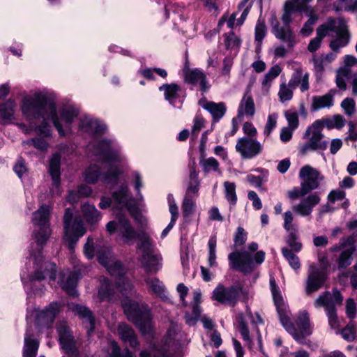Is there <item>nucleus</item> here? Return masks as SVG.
Instances as JSON below:
<instances>
[{
  "label": "nucleus",
  "instance_id": "1",
  "mask_svg": "<svg viewBox=\"0 0 357 357\" xmlns=\"http://www.w3.org/2000/svg\"><path fill=\"white\" fill-rule=\"evenodd\" d=\"M22 110L33 129L45 137L51 134L50 126L46 120H51L59 135L63 136L66 134L64 128H68L79 113L76 107L68 106L61 109L59 117L55 102L43 93L24 98Z\"/></svg>",
  "mask_w": 357,
  "mask_h": 357
},
{
  "label": "nucleus",
  "instance_id": "2",
  "mask_svg": "<svg viewBox=\"0 0 357 357\" xmlns=\"http://www.w3.org/2000/svg\"><path fill=\"white\" fill-rule=\"evenodd\" d=\"M50 214V206L43 204L40 208L33 213V223L38 227V230H35L33 237L38 249V255L31 253V256L35 258L36 262L41 265L36 268L34 273L29 276V281L31 284H34L36 281H40L46 278L50 280H54L56 278V265L49 261H43V257L40 255V250L43 244L46 242L50 235V229L49 225V219Z\"/></svg>",
  "mask_w": 357,
  "mask_h": 357
},
{
  "label": "nucleus",
  "instance_id": "3",
  "mask_svg": "<svg viewBox=\"0 0 357 357\" xmlns=\"http://www.w3.org/2000/svg\"><path fill=\"white\" fill-rule=\"evenodd\" d=\"M84 252L89 259H93L96 255L97 259L109 272L115 277L116 287L123 294L132 293L133 286L130 281L126 278V270L121 264L116 261L112 256L110 248L105 245L104 241L97 239L96 242L91 237H88L84 245Z\"/></svg>",
  "mask_w": 357,
  "mask_h": 357
},
{
  "label": "nucleus",
  "instance_id": "4",
  "mask_svg": "<svg viewBox=\"0 0 357 357\" xmlns=\"http://www.w3.org/2000/svg\"><path fill=\"white\" fill-rule=\"evenodd\" d=\"M94 153L101 157L102 161L108 163L109 167L106 173H101L100 168L91 165L85 171V181L89 183H95L100 180L107 183H116L121 172L113 163L123 161L119 149L109 140L102 139L93 144Z\"/></svg>",
  "mask_w": 357,
  "mask_h": 357
},
{
  "label": "nucleus",
  "instance_id": "5",
  "mask_svg": "<svg viewBox=\"0 0 357 357\" xmlns=\"http://www.w3.org/2000/svg\"><path fill=\"white\" fill-rule=\"evenodd\" d=\"M329 31L335 33V37L329 43L330 48L335 52H340L341 48L346 47L351 40L347 22L342 19H339L338 21L330 19L327 23L317 28L316 37L323 40L328 35Z\"/></svg>",
  "mask_w": 357,
  "mask_h": 357
},
{
  "label": "nucleus",
  "instance_id": "6",
  "mask_svg": "<svg viewBox=\"0 0 357 357\" xmlns=\"http://www.w3.org/2000/svg\"><path fill=\"white\" fill-rule=\"evenodd\" d=\"M257 249L258 244L252 242L248 245V250L231 252L228 255L230 268L243 273L252 271L255 268V264H262L265 259V252L262 250L257 252L252 258V253Z\"/></svg>",
  "mask_w": 357,
  "mask_h": 357
},
{
  "label": "nucleus",
  "instance_id": "7",
  "mask_svg": "<svg viewBox=\"0 0 357 357\" xmlns=\"http://www.w3.org/2000/svg\"><path fill=\"white\" fill-rule=\"evenodd\" d=\"M113 204L114 208L118 210L126 208L130 215L137 220L142 223L138 207L135 199L129 194V188L127 184L121 185L117 190L112 192V199L107 197H102L99 207L101 209H106Z\"/></svg>",
  "mask_w": 357,
  "mask_h": 357
},
{
  "label": "nucleus",
  "instance_id": "8",
  "mask_svg": "<svg viewBox=\"0 0 357 357\" xmlns=\"http://www.w3.org/2000/svg\"><path fill=\"white\" fill-rule=\"evenodd\" d=\"M123 307L128 319L136 325L143 334L152 329L151 315L147 305L126 298Z\"/></svg>",
  "mask_w": 357,
  "mask_h": 357
},
{
  "label": "nucleus",
  "instance_id": "9",
  "mask_svg": "<svg viewBox=\"0 0 357 357\" xmlns=\"http://www.w3.org/2000/svg\"><path fill=\"white\" fill-rule=\"evenodd\" d=\"M137 249L141 254V262L145 271L150 273H157L161 268L160 255H153L154 244L149 234L142 231L138 236Z\"/></svg>",
  "mask_w": 357,
  "mask_h": 357
},
{
  "label": "nucleus",
  "instance_id": "10",
  "mask_svg": "<svg viewBox=\"0 0 357 357\" xmlns=\"http://www.w3.org/2000/svg\"><path fill=\"white\" fill-rule=\"evenodd\" d=\"M323 129L322 120H316L307 127L303 135V139H307V142L299 148L301 154L305 155L309 151H325L328 148V142L324 139Z\"/></svg>",
  "mask_w": 357,
  "mask_h": 357
},
{
  "label": "nucleus",
  "instance_id": "11",
  "mask_svg": "<svg viewBox=\"0 0 357 357\" xmlns=\"http://www.w3.org/2000/svg\"><path fill=\"white\" fill-rule=\"evenodd\" d=\"M343 298L340 292L333 289L332 294L325 292L320 295L314 301L316 307H324L328 317V324L332 329L337 330L339 333L340 320L336 312V305H340Z\"/></svg>",
  "mask_w": 357,
  "mask_h": 357
},
{
  "label": "nucleus",
  "instance_id": "12",
  "mask_svg": "<svg viewBox=\"0 0 357 357\" xmlns=\"http://www.w3.org/2000/svg\"><path fill=\"white\" fill-rule=\"evenodd\" d=\"M63 222L64 239L68 243V248L72 250L79 238L85 234L86 229L80 217L73 218V212L69 208L66 209Z\"/></svg>",
  "mask_w": 357,
  "mask_h": 357
},
{
  "label": "nucleus",
  "instance_id": "13",
  "mask_svg": "<svg viewBox=\"0 0 357 357\" xmlns=\"http://www.w3.org/2000/svg\"><path fill=\"white\" fill-rule=\"evenodd\" d=\"M106 229L110 234L117 231L122 241L128 245L132 244L139 234L144 229L137 232L128 218L123 216L119 218L117 221H110L106 225Z\"/></svg>",
  "mask_w": 357,
  "mask_h": 357
},
{
  "label": "nucleus",
  "instance_id": "14",
  "mask_svg": "<svg viewBox=\"0 0 357 357\" xmlns=\"http://www.w3.org/2000/svg\"><path fill=\"white\" fill-rule=\"evenodd\" d=\"M59 308V303H50L45 310L36 312L34 321L27 318V327L30 324L32 326L33 332L36 334L40 333L44 328H49L54 322Z\"/></svg>",
  "mask_w": 357,
  "mask_h": 357
},
{
  "label": "nucleus",
  "instance_id": "15",
  "mask_svg": "<svg viewBox=\"0 0 357 357\" xmlns=\"http://www.w3.org/2000/svg\"><path fill=\"white\" fill-rule=\"evenodd\" d=\"M299 177L302 180L301 187L303 188V192L308 194L317 189L324 179L320 172L310 165H305L300 169Z\"/></svg>",
  "mask_w": 357,
  "mask_h": 357
},
{
  "label": "nucleus",
  "instance_id": "16",
  "mask_svg": "<svg viewBox=\"0 0 357 357\" xmlns=\"http://www.w3.org/2000/svg\"><path fill=\"white\" fill-rule=\"evenodd\" d=\"M241 291L242 288L238 285L227 287L219 284L213 291L212 298L222 304L234 306Z\"/></svg>",
  "mask_w": 357,
  "mask_h": 357
},
{
  "label": "nucleus",
  "instance_id": "17",
  "mask_svg": "<svg viewBox=\"0 0 357 357\" xmlns=\"http://www.w3.org/2000/svg\"><path fill=\"white\" fill-rule=\"evenodd\" d=\"M236 150L242 158L251 159L261 153L262 145L256 139L249 137L239 138L236 144Z\"/></svg>",
  "mask_w": 357,
  "mask_h": 357
},
{
  "label": "nucleus",
  "instance_id": "18",
  "mask_svg": "<svg viewBox=\"0 0 357 357\" xmlns=\"http://www.w3.org/2000/svg\"><path fill=\"white\" fill-rule=\"evenodd\" d=\"M270 25L273 35L283 43H287V47L292 48L296 43V36L289 26L282 27L275 13L271 15Z\"/></svg>",
  "mask_w": 357,
  "mask_h": 357
},
{
  "label": "nucleus",
  "instance_id": "19",
  "mask_svg": "<svg viewBox=\"0 0 357 357\" xmlns=\"http://www.w3.org/2000/svg\"><path fill=\"white\" fill-rule=\"evenodd\" d=\"M82 277V274L79 268H75L73 271H63L59 274L58 283L68 294L75 296H77L75 287L77 281Z\"/></svg>",
  "mask_w": 357,
  "mask_h": 357
},
{
  "label": "nucleus",
  "instance_id": "20",
  "mask_svg": "<svg viewBox=\"0 0 357 357\" xmlns=\"http://www.w3.org/2000/svg\"><path fill=\"white\" fill-rule=\"evenodd\" d=\"M270 287L280 322L283 326H287L289 322L287 307L284 302L283 297L275 280L273 277L270 278Z\"/></svg>",
  "mask_w": 357,
  "mask_h": 357
},
{
  "label": "nucleus",
  "instance_id": "21",
  "mask_svg": "<svg viewBox=\"0 0 357 357\" xmlns=\"http://www.w3.org/2000/svg\"><path fill=\"white\" fill-rule=\"evenodd\" d=\"M326 280V274L325 271L318 268L314 264H311L306 282V294L309 295L318 291L324 285Z\"/></svg>",
  "mask_w": 357,
  "mask_h": 357
},
{
  "label": "nucleus",
  "instance_id": "22",
  "mask_svg": "<svg viewBox=\"0 0 357 357\" xmlns=\"http://www.w3.org/2000/svg\"><path fill=\"white\" fill-rule=\"evenodd\" d=\"M57 331L60 343L66 353L72 356L78 355L77 342L66 324L65 323L59 324Z\"/></svg>",
  "mask_w": 357,
  "mask_h": 357
},
{
  "label": "nucleus",
  "instance_id": "23",
  "mask_svg": "<svg viewBox=\"0 0 357 357\" xmlns=\"http://www.w3.org/2000/svg\"><path fill=\"white\" fill-rule=\"evenodd\" d=\"M321 202V197L317 192L308 195L299 203L292 206V211L297 215L302 217L310 216L314 207Z\"/></svg>",
  "mask_w": 357,
  "mask_h": 357
},
{
  "label": "nucleus",
  "instance_id": "24",
  "mask_svg": "<svg viewBox=\"0 0 357 357\" xmlns=\"http://www.w3.org/2000/svg\"><path fill=\"white\" fill-rule=\"evenodd\" d=\"M184 81L192 85L199 84L203 93L206 92L210 84L206 75L199 69H190L187 65L183 68Z\"/></svg>",
  "mask_w": 357,
  "mask_h": 357
},
{
  "label": "nucleus",
  "instance_id": "25",
  "mask_svg": "<svg viewBox=\"0 0 357 357\" xmlns=\"http://www.w3.org/2000/svg\"><path fill=\"white\" fill-rule=\"evenodd\" d=\"M38 334L33 332L32 326L29 324L24 337L23 357H36L39 347V340L36 338Z\"/></svg>",
  "mask_w": 357,
  "mask_h": 357
},
{
  "label": "nucleus",
  "instance_id": "26",
  "mask_svg": "<svg viewBox=\"0 0 357 357\" xmlns=\"http://www.w3.org/2000/svg\"><path fill=\"white\" fill-rule=\"evenodd\" d=\"M199 105L211 114L213 123L219 121L226 113L227 107L222 102L216 103L208 101L206 98H202L199 100Z\"/></svg>",
  "mask_w": 357,
  "mask_h": 357
},
{
  "label": "nucleus",
  "instance_id": "27",
  "mask_svg": "<svg viewBox=\"0 0 357 357\" xmlns=\"http://www.w3.org/2000/svg\"><path fill=\"white\" fill-rule=\"evenodd\" d=\"M82 130L91 135H99L105 132L106 126L97 119L86 116L80 121Z\"/></svg>",
  "mask_w": 357,
  "mask_h": 357
},
{
  "label": "nucleus",
  "instance_id": "28",
  "mask_svg": "<svg viewBox=\"0 0 357 357\" xmlns=\"http://www.w3.org/2000/svg\"><path fill=\"white\" fill-rule=\"evenodd\" d=\"M73 311L77 314L81 319H83V322L85 324V328L87 330L89 335L93 332L95 327V319L92 314L91 310L82 305H75L72 308Z\"/></svg>",
  "mask_w": 357,
  "mask_h": 357
},
{
  "label": "nucleus",
  "instance_id": "29",
  "mask_svg": "<svg viewBox=\"0 0 357 357\" xmlns=\"http://www.w3.org/2000/svg\"><path fill=\"white\" fill-rule=\"evenodd\" d=\"M255 113V107L254 100L250 93V90L247 89L240 102L236 118L241 121L243 116L245 115L252 117L254 116Z\"/></svg>",
  "mask_w": 357,
  "mask_h": 357
},
{
  "label": "nucleus",
  "instance_id": "30",
  "mask_svg": "<svg viewBox=\"0 0 357 357\" xmlns=\"http://www.w3.org/2000/svg\"><path fill=\"white\" fill-rule=\"evenodd\" d=\"M336 93L335 89H331L324 96H313L312 99L311 110L313 112L320 110L333 105V97Z\"/></svg>",
  "mask_w": 357,
  "mask_h": 357
},
{
  "label": "nucleus",
  "instance_id": "31",
  "mask_svg": "<svg viewBox=\"0 0 357 357\" xmlns=\"http://www.w3.org/2000/svg\"><path fill=\"white\" fill-rule=\"evenodd\" d=\"M309 74L307 73H303L302 68L297 67L294 68V73L289 81V86H294L295 88L301 84V91L302 92L306 91L309 89Z\"/></svg>",
  "mask_w": 357,
  "mask_h": 357
},
{
  "label": "nucleus",
  "instance_id": "32",
  "mask_svg": "<svg viewBox=\"0 0 357 357\" xmlns=\"http://www.w3.org/2000/svg\"><path fill=\"white\" fill-rule=\"evenodd\" d=\"M118 333L124 342H128L132 347H137L139 343L133 329L126 324H120L118 326Z\"/></svg>",
  "mask_w": 357,
  "mask_h": 357
},
{
  "label": "nucleus",
  "instance_id": "33",
  "mask_svg": "<svg viewBox=\"0 0 357 357\" xmlns=\"http://www.w3.org/2000/svg\"><path fill=\"white\" fill-rule=\"evenodd\" d=\"M60 160L59 154H54L50 162V173L52 176L53 185L57 189L56 193L60 195L61 192L59 190L60 185Z\"/></svg>",
  "mask_w": 357,
  "mask_h": 357
},
{
  "label": "nucleus",
  "instance_id": "34",
  "mask_svg": "<svg viewBox=\"0 0 357 357\" xmlns=\"http://www.w3.org/2000/svg\"><path fill=\"white\" fill-rule=\"evenodd\" d=\"M144 281L148 286V290L149 292L154 294L162 298L165 297V287L163 282L158 278L147 276Z\"/></svg>",
  "mask_w": 357,
  "mask_h": 357
},
{
  "label": "nucleus",
  "instance_id": "35",
  "mask_svg": "<svg viewBox=\"0 0 357 357\" xmlns=\"http://www.w3.org/2000/svg\"><path fill=\"white\" fill-rule=\"evenodd\" d=\"M82 212L86 221L91 225L98 222L101 218V213L93 204H84L82 206Z\"/></svg>",
  "mask_w": 357,
  "mask_h": 357
},
{
  "label": "nucleus",
  "instance_id": "36",
  "mask_svg": "<svg viewBox=\"0 0 357 357\" xmlns=\"http://www.w3.org/2000/svg\"><path fill=\"white\" fill-rule=\"evenodd\" d=\"M100 285L98 289V297L101 301H109L114 294V287L108 279L102 277L100 280Z\"/></svg>",
  "mask_w": 357,
  "mask_h": 357
},
{
  "label": "nucleus",
  "instance_id": "37",
  "mask_svg": "<svg viewBox=\"0 0 357 357\" xmlns=\"http://www.w3.org/2000/svg\"><path fill=\"white\" fill-rule=\"evenodd\" d=\"M16 107L14 100L9 99L0 105V118L3 120H11L13 118Z\"/></svg>",
  "mask_w": 357,
  "mask_h": 357
},
{
  "label": "nucleus",
  "instance_id": "38",
  "mask_svg": "<svg viewBox=\"0 0 357 357\" xmlns=\"http://www.w3.org/2000/svg\"><path fill=\"white\" fill-rule=\"evenodd\" d=\"M282 72V68L278 65L272 66L265 75L264 79L261 82L263 88L268 90L271 86L273 81L278 77Z\"/></svg>",
  "mask_w": 357,
  "mask_h": 357
},
{
  "label": "nucleus",
  "instance_id": "39",
  "mask_svg": "<svg viewBox=\"0 0 357 357\" xmlns=\"http://www.w3.org/2000/svg\"><path fill=\"white\" fill-rule=\"evenodd\" d=\"M356 248L353 246L341 252L339 257L337 259L339 268H345L351 264L353 259L352 256Z\"/></svg>",
  "mask_w": 357,
  "mask_h": 357
},
{
  "label": "nucleus",
  "instance_id": "40",
  "mask_svg": "<svg viewBox=\"0 0 357 357\" xmlns=\"http://www.w3.org/2000/svg\"><path fill=\"white\" fill-rule=\"evenodd\" d=\"M160 91L165 92V98L171 104H173L176 98L177 93L180 90V87L176 84H165L159 88Z\"/></svg>",
  "mask_w": 357,
  "mask_h": 357
},
{
  "label": "nucleus",
  "instance_id": "41",
  "mask_svg": "<svg viewBox=\"0 0 357 357\" xmlns=\"http://www.w3.org/2000/svg\"><path fill=\"white\" fill-rule=\"evenodd\" d=\"M267 29L264 20L258 19L255 29V40L257 43V48L260 49L261 42L266 36Z\"/></svg>",
  "mask_w": 357,
  "mask_h": 357
},
{
  "label": "nucleus",
  "instance_id": "42",
  "mask_svg": "<svg viewBox=\"0 0 357 357\" xmlns=\"http://www.w3.org/2000/svg\"><path fill=\"white\" fill-rule=\"evenodd\" d=\"M282 253L285 259L288 261L289 266L294 270H298L301 267V262L298 257L289 248L284 247L282 248Z\"/></svg>",
  "mask_w": 357,
  "mask_h": 357
},
{
  "label": "nucleus",
  "instance_id": "43",
  "mask_svg": "<svg viewBox=\"0 0 357 357\" xmlns=\"http://www.w3.org/2000/svg\"><path fill=\"white\" fill-rule=\"evenodd\" d=\"M309 19L304 24L303 27L301 30V33L304 36H308L313 31L312 26L317 22L318 20L317 15L314 13L313 9L310 8L309 10H306Z\"/></svg>",
  "mask_w": 357,
  "mask_h": 357
},
{
  "label": "nucleus",
  "instance_id": "44",
  "mask_svg": "<svg viewBox=\"0 0 357 357\" xmlns=\"http://www.w3.org/2000/svg\"><path fill=\"white\" fill-rule=\"evenodd\" d=\"M216 245L217 239L215 236H212L208 242V263L210 267L216 266L218 263L216 261Z\"/></svg>",
  "mask_w": 357,
  "mask_h": 357
},
{
  "label": "nucleus",
  "instance_id": "45",
  "mask_svg": "<svg viewBox=\"0 0 357 357\" xmlns=\"http://www.w3.org/2000/svg\"><path fill=\"white\" fill-rule=\"evenodd\" d=\"M225 193L227 200L230 205L234 206L237 202V195L236 193V185L234 183L225 181L224 183Z\"/></svg>",
  "mask_w": 357,
  "mask_h": 357
},
{
  "label": "nucleus",
  "instance_id": "46",
  "mask_svg": "<svg viewBox=\"0 0 357 357\" xmlns=\"http://www.w3.org/2000/svg\"><path fill=\"white\" fill-rule=\"evenodd\" d=\"M237 321L238 323V328L243 339L247 342L249 347H251L252 342L250 337L249 330L245 320L244 314H239L237 317Z\"/></svg>",
  "mask_w": 357,
  "mask_h": 357
},
{
  "label": "nucleus",
  "instance_id": "47",
  "mask_svg": "<svg viewBox=\"0 0 357 357\" xmlns=\"http://www.w3.org/2000/svg\"><path fill=\"white\" fill-rule=\"evenodd\" d=\"M295 87L289 86V83L287 84L285 82L280 84L278 91L280 100L282 102L290 100L293 97V91Z\"/></svg>",
  "mask_w": 357,
  "mask_h": 357
},
{
  "label": "nucleus",
  "instance_id": "48",
  "mask_svg": "<svg viewBox=\"0 0 357 357\" xmlns=\"http://www.w3.org/2000/svg\"><path fill=\"white\" fill-rule=\"evenodd\" d=\"M288 237L287 239V243L291 248L292 252H298L301 250L303 245L301 241H298V236L297 231L288 232Z\"/></svg>",
  "mask_w": 357,
  "mask_h": 357
},
{
  "label": "nucleus",
  "instance_id": "49",
  "mask_svg": "<svg viewBox=\"0 0 357 357\" xmlns=\"http://www.w3.org/2000/svg\"><path fill=\"white\" fill-rule=\"evenodd\" d=\"M349 73L350 70L348 68H342L337 72L335 82L340 90L347 89L346 79L349 78Z\"/></svg>",
  "mask_w": 357,
  "mask_h": 357
},
{
  "label": "nucleus",
  "instance_id": "50",
  "mask_svg": "<svg viewBox=\"0 0 357 357\" xmlns=\"http://www.w3.org/2000/svg\"><path fill=\"white\" fill-rule=\"evenodd\" d=\"M296 324L298 327L303 331L306 335H310V319L308 313L305 311L301 312L297 318Z\"/></svg>",
  "mask_w": 357,
  "mask_h": 357
},
{
  "label": "nucleus",
  "instance_id": "51",
  "mask_svg": "<svg viewBox=\"0 0 357 357\" xmlns=\"http://www.w3.org/2000/svg\"><path fill=\"white\" fill-rule=\"evenodd\" d=\"M200 165L204 172H216L219 169L220 165L218 161L213 157L201 160Z\"/></svg>",
  "mask_w": 357,
  "mask_h": 357
},
{
  "label": "nucleus",
  "instance_id": "52",
  "mask_svg": "<svg viewBox=\"0 0 357 357\" xmlns=\"http://www.w3.org/2000/svg\"><path fill=\"white\" fill-rule=\"evenodd\" d=\"M278 115L276 114H272L268 115L267 118V122L264 127V135L265 138L270 136L271 132L276 128L277 126Z\"/></svg>",
  "mask_w": 357,
  "mask_h": 357
},
{
  "label": "nucleus",
  "instance_id": "53",
  "mask_svg": "<svg viewBox=\"0 0 357 357\" xmlns=\"http://www.w3.org/2000/svg\"><path fill=\"white\" fill-rule=\"evenodd\" d=\"M324 121V126L326 124L328 128H336L340 129L345 125V119L341 115H335L332 120L321 119Z\"/></svg>",
  "mask_w": 357,
  "mask_h": 357
},
{
  "label": "nucleus",
  "instance_id": "54",
  "mask_svg": "<svg viewBox=\"0 0 357 357\" xmlns=\"http://www.w3.org/2000/svg\"><path fill=\"white\" fill-rule=\"evenodd\" d=\"M286 330L293 336L294 340L301 344L305 343V335H307L303 331L301 333H298L297 331L294 327L291 320L289 319V322L287 326H284Z\"/></svg>",
  "mask_w": 357,
  "mask_h": 357
},
{
  "label": "nucleus",
  "instance_id": "55",
  "mask_svg": "<svg viewBox=\"0 0 357 357\" xmlns=\"http://www.w3.org/2000/svg\"><path fill=\"white\" fill-rule=\"evenodd\" d=\"M23 145L33 146L36 149L44 151L46 150L48 144L43 138H33L23 142Z\"/></svg>",
  "mask_w": 357,
  "mask_h": 357
},
{
  "label": "nucleus",
  "instance_id": "56",
  "mask_svg": "<svg viewBox=\"0 0 357 357\" xmlns=\"http://www.w3.org/2000/svg\"><path fill=\"white\" fill-rule=\"evenodd\" d=\"M294 6L291 3H286L284 7V12L282 16V21L284 25V27L289 26V24L291 22V15L294 11Z\"/></svg>",
  "mask_w": 357,
  "mask_h": 357
},
{
  "label": "nucleus",
  "instance_id": "57",
  "mask_svg": "<svg viewBox=\"0 0 357 357\" xmlns=\"http://www.w3.org/2000/svg\"><path fill=\"white\" fill-rule=\"evenodd\" d=\"M225 45L227 49L238 47L241 40L234 32H229L225 35Z\"/></svg>",
  "mask_w": 357,
  "mask_h": 357
},
{
  "label": "nucleus",
  "instance_id": "58",
  "mask_svg": "<svg viewBox=\"0 0 357 357\" xmlns=\"http://www.w3.org/2000/svg\"><path fill=\"white\" fill-rule=\"evenodd\" d=\"M284 116L288 122L289 128L296 130L299 125L298 114L296 112L286 111Z\"/></svg>",
  "mask_w": 357,
  "mask_h": 357
},
{
  "label": "nucleus",
  "instance_id": "59",
  "mask_svg": "<svg viewBox=\"0 0 357 357\" xmlns=\"http://www.w3.org/2000/svg\"><path fill=\"white\" fill-rule=\"evenodd\" d=\"M294 215L291 211H287L284 214V228L288 231H297V227L293 224Z\"/></svg>",
  "mask_w": 357,
  "mask_h": 357
},
{
  "label": "nucleus",
  "instance_id": "60",
  "mask_svg": "<svg viewBox=\"0 0 357 357\" xmlns=\"http://www.w3.org/2000/svg\"><path fill=\"white\" fill-rule=\"evenodd\" d=\"M341 107L344 111V113L348 116H351L356 111L355 101L350 98H347L343 100L341 103Z\"/></svg>",
  "mask_w": 357,
  "mask_h": 357
},
{
  "label": "nucleus",
  "instance_id": "61",
  "mask_svg": "<svg viewBox=\"0 0 357 357\" xmlns=\"http://www.w3.org/2000/svg\"><path fill=\"white\" fill-rule=\"evenodd\" d=\"M247 240V233L244 229L241 227H238L236 229V234L234 238V242L235 246L243 245Z\"/></svg>",
  "mask_w": 357,
  "mask_h": 357
},
{
  "label": "nucleus",
  "instance_id": "62",
  "mask_svg": "<svg viewBox=\"0 0 357 357\" xmlns=\"http://www.w3.org/2000/svg\"><path fill=\"white\" fill-rule=\"evenodd\" d=\"M346 314L349 319L353 320L356 317V305L353 298H348L346 301Z\"/></svg>",
  "mask_w": 357,
  "mask_h": 357
},
{
  "label": "nucleus",
  "instance_id": "63",
  "mask_svg": "<svg viewBox=\"0 0 357 357\" xmlns=\"http://www.w3.org/2000/svg\"><path fill=\"white\" fill-rule=\"evenodd\" d=\"M182 208L185 215H188L193 212L195 208V202L190 196H185L182 204Z\"/></svg>",
  "mask_w": 357,
  "mask_h": 357
},
{
  "label": "nucleus",
  "instance_id": "64",
  "mask_svg": "<svg viewBox=\"0 0 357 357\" xmlns=\"http://www.w3.org/2000/svg\"><path fill=\"white\" fill-rule=\"evenodd\" d=\"M111 345L112 352L109 357H133L128 349H126L123 353H121L120 348L116 342H112Z\"/></svg>",
  "mask_w": 357,
  "mask_h": 357
}]
</instances>
